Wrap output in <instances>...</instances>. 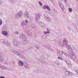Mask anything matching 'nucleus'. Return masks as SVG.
Instances as JSON below:
<instances>
[{"label": "nucleus", "instance_id": "f257e3e1", "mask_svg": "<svg viewBox=\"0 0 78 78\" xmlns=\"http://www.w3.org/2000/svg\"><path fill=\"white\" fill-rule=\"evenodd\" d=\"M41 15H42V12H39L37 14L35 19V20L36 22H37V21L40 19Z\"/></svg>", "mask_w": 78, "mask_h": 78}, {"label": "nucleus", "instance_id": "f03ea898", "mask_svg": "<svg viewBox=\"0 0 78 78\" xmlns=\"http://www.w3.org/2000/svg\"><path fill=\"white\" fill-rule=\"evenodd\" d=\"M22 16H23V12L22 11H20L15 14V17L18 19V18L21 17Z\"/></svg>", "mask_w": 78, "mask_h": 78}, {"label": "nucleus", "instance_id": "7ed1b4c3", "mask_svg": "<svg viewBox=\"0 0 78 78\" xmlns=\"http://www.w3.org/2000/svg\"><path fill=\"white\" fill-rule=\"evenodd\" d=\"M57 54L58 55H59V56H62V54H63V55H64L65 56H68V54L65 52H62V51H57Z\"/></svg>", "mask_w": 78, "mask_h": 78}, {"label": "nucleus", "instance_id": "20e7f679", "mask_svg": "<svg viewBox=\"0 0 78 78\" xmlns=\"http://www.w3.org/2000/svg\"><path fill=\"white\" fill-rule=\"evenodd\" d=\"M1 42H2V43H3L4 44H5L6 45H7V46H8L9 47L10 45V43L8 41V40H1Z\"/></svg>", "mask_w": 78, "mask_h": 78}, {"label": "nucleus", "instance_id": "39448f33", "mask_svg": "<svg viewBox=\"0 0 78 78\" xmlns=\"http://www.w3.org/2000/svg\"><path fill=\"white\" fill-rule=\"evenodd\" d=\"M11 51H12V52H13V53H14L15 54H16V55H17L19 56H20L21 58H22V55L19 53V52H18V51H16L14 50V49H11Z\"/></svg>", "mask_w": 78, "mask_h": 78}, {"label": "nucleus", "instance_id": "423d86ee", "mask_svg": "<svg viewBox=\"0 0 78 78\" xmlns=\"http://www.w3.org/2000/svg\"><path fill=\"white\" fill-rule=\"evenodd\" d=\"M68 56H66V57H68V58H69L70 59H72L73 60H75L76 59V56L74 55H70L68 54Z\"/></svg>", "mask_w": 78, "mask_h": 78}, {"label": "nucleus", "instance_id": "0eeeda50", "mask_svg": "<svg viewBox=\"0 0 78 78\" xmlns=\"http://www.w3.org/2000/svg\"><path fill=\"white\" fill-rule=\"evenodd\" d=\"M20 37L23 41H26V40H27V37L24 34H22L20 35Z\"/></svg>", "mask_w": 78, "mask_h": 78}, {"label": "nucleus", "instance_id": "6e6552de", "mask_svg": "<svg viewBox=\"0 0 78 78\" xmlns=\"http://www.w3.org/2000/svg\"><path fill=\"white\" fill-rule=\"evenodd\" d=\"M44 19L46 20L47 22H51V20H50V18L48 17V16L46 15H44Z\"/></svg>", "mask_w": 78, "mask_h": 78}, {"label": "nucleus", "instance_id": "1a4fd4ad", "mask_svg": "<svg viewBox=\"0 0 78 78\" xmlns=\"http://www.w3.org/2000/svg\"><path fill=\"white\" fill-rule=\"evenodd\" d=\"M21 25L22 26H25V25H27L28 24V20H25L23 21L21 23Z\"/></svg>", "mask_w": 78, "mask_h": 78}, {"label": "nucleus", "instance_id": "9d476101", "mask_svg": "<svg viewBox=\"0 0 78 78\" xmlns=\"http://www.w3.org/2000/svg\"><path fill=\"white\" fill-rule=\"evenodd\" d=\"M63 43L67 46L68 44V40H67V39L66 38H65L63 40Z\"/></svg>", "mask_w": 78, "mask_h": 78}, {"label": "nucleus", "instance_id": "9b49d317", "mask_svg": "<svg viewBox=\"0 0 78 78\" xmlns=\"http://www.w3.org/2000/svg\"><path fill=\"white\" fill-rule=\"evenodd\" d=\"M18 64L20 66H23V65H24V63L23 62L19 60L18 61Z\"/></svg>", "mask_w": 78, "mask_h": 78}, {"label": "nucleus", "instance_id": "f8f14e48", "mask_svg": "<svg viewBox=\"0 0 78 78\" xmlns=\"http://www.w3.org/2000/svg\"><path fill=\"white\" fill-rule=\"evenodd\" d=\"M14 44L15 46H16V47H18V46L20 45V43L17 41H14Z\"/></svg>", "mask_w": 78, "mask_h": 78}, {"label": "nucleus", "instance_id": "ddd939ff", "mask_svg": "<svg viewBox=\"0 0 78 78\" xmlns=\"http://www.w3.org/2000/svg\"><path fill=\"white\" fill-rule=\"evenodd\" d=\"M43 9H47L48 11H50V7L48 5H44V6L43 7Z\"/></svg>", "mask_w": 78, "mask_h": 78}, {"label": "nucleus", "instance_id": "4468645a", "mask_svg": "<svg viewBox=\"0 0 78 78\" xmlns=\"http://www.w3.org/2000/svg\"><path fill=\"white\" fill-rule=\"evenodd\" d=\"M64 61H65L66 62L68 65L71 66V63H70V61H69V60L68 59H66V60L64 59Z\"/></svg>", "mask_w": 78, "mask_h": 78}, {"label": "nucleus", "instance_id": "2eb2a0df", "mask_svg": "<svg viewBox=\"0 0 78 78\" xmlns=\"http://www.w3.org/2000/svg\"><path fill=\"white\" fill-rule=\"evenodd\" d=\"M39 23L40 24V25L41 26V27H45V24L42 22H40Z\"/></svg>", "mask_w": 78, "mask_h": 78}, {"label": "nucleus", "instance_id": "dca6fc26", "mask_svg": "<svg viewBox=\"0 0 78 78\" xmlns=\"http://www.w3.org/2000/svg\"><path fill=\"white\" fill-rule=\"evenodd\" d=\"M24 67L26 69H29L30 68V66L28 65V64L27 63H25L24 64Z\"/></svg>", "mask_w": 78, "mask_h": 78}, {"label": "nucleus", "instance_id": "f3484780", "mask_svg": "<svg viewBox=\"0 0 78 78\" xmlns=\"http://www.w3.org/2000/svg\"><path fill=\"white\" fill-rule=\"evenodd\" d=\"M24 14L25 17H29L30 16H29V15L28 14V12H25L24 13Z\"/></svg>", "mask_w": 78, "mask_h": 78}, {"label": "nucleus", "instance_id": "a211bd4d", "mask_svg": "<svg viewBox=\"0 0 78 78\" xmlns=\"http://www.w3.org/2000/svg\"><path fill=\"white\" fill-rule=\"evenodd\" d=\"M2 33L4 36H7L8 35V32L5 31H3Z\"/></svg>", "mask_w": 78, "mask_h": 78}, {"label": "nucleus", "instance_id": "6ab92c4d", "mask_svg": "<svg viewBox=\"0 0 78 78\" xmlns=\"http://www.w3.org/2000/svg\"><path fill=\"white\" fill-rule=\"evenodd\" d=\"M65 74L66 75H72V73L69 71H66L65 72Z\"/></svg>", "mask_w": 78, "mask_h": 78}, {"label": "nucleus", "instance_id": "aec40b11", "mask_svg": "<svg viewBox=\"0 0 78 78\" xmlns=\"http://www.w3.org/2000/svg\"><path fill=\"white\" fill-rule=\"evenodd\" d=\"M26 33L28 36H31V32H30L29 30H27L26 31Z\"/></svg>", "mask_w": 78, "mask_h": 78}, {"label": "nucleus", "instance_id": "412c9836", "mask_svg": "<svg viewBox=\"0 0 78 78\" xmlns=\"http://www.w3.org/2000/svg\"><path fill=\"white\" fill-rule=\"evenodd\" d=\"M58 43L59 44L60 46H64V45H65L64 43H64H63V42H61V41H58Z\"/></svg>", "mask_w": 78, "mask_h": 78}, {"label": "nucleus", "instance_id": "4be33fe9", "mask_svg": "<svg viewBox=\"0 0 78 78\" xmlns=\"http://www.w3.org/2000/svg\"><path fill=\"white\" fill-rule=\"evenodd\" d=\"M50 29L49 28H48L47 29V32H44V34H46L47 33H50Z\"/></svg>", "mask_w": 78, "mask_h": 78}, {"label": "nucleus", "instance_id": "5701e85b", "mask_svg": "<svg viewBox=\"0 0 78 78\" xmlns=\"http://www.w3.org/2000/svg\"><path fill=\"white\" fill-rule=\"evenodd\" d=\"M9 1L12 4H14L15 3V0H9Z\"/></svg>", "mask_w": 78, "mask_h": 78}, {"label": "nucleus", "instance_id": "b1692460", "mask_svg": "<svg viewBox=\"0 0 78 78\" xmlns=\"http://www.w3.org/2000/svg\"><path fill=\"white\" fill-rule=\"evenodd\" d=\"M67 49H68L69 51H72V48H71V47H70V46L69 45L68 46Z\"/></svg>", "mask_w": 78, "mask_h": 78}, {"label": "nucleus", "instance_id": "393cba45", "mask_svg": "<svg viewBox=\"0 0 78 78\" xmlns=\"http://www.w3.org/2000/svg\"><path fill=\"white\" fill-rule=\"evenodd\" d=\"M31 27L34 28V29H36V26H35V24H32L31 25Z\"/></svg>", "mask_w": 78, "mask_h": 78}, {"label": "nucleus", "instance_id": "a878e982", "mask_svg": "<svg viewBox=\"0 0 78 78\" xmlns=\"http://www.w3.org/2000/svg\"><path fill=\"white\" fill-rule=\"evenodd\" d=\"M70 51L69 54V56H72V55H73V51H72V50L71 51Z\"/></svg>", "mask_w": 78, "mask_h": 78}, {"label": "nucleus", "instance_id": "bb28decb", "mask_svg": "<svg viewBox=\"0 0 78 78\" xmlns=\"http://www.w3.org/2000/svg\"><path fill=\"white\" fill-rule=\"evenodd\" d=\"M61 9L64 12H66V9L64 8H63V7H61Z\"/></svg>", "mask_w": 78, "mask_h": 78}, {"label": "nucleus", "instance_id": "cd10ccee", "mask_svg": "<svg viewBox=\"0 0 78 78\" xmlns=\"http://www.w3.org/2000/svg\"><path fill=\"white\" fill-rule=\"evenodd\" d=\"M23 44H27L28 43V42L27 41V40H23Z\"/></svg>", "mask_w": 78, "mask_h": 78}, {"label": "nucleus", "instance_id": "c85d7f7f", "mask_svg": "<svg viewBox=\"0 0 78 78\" xmlns=\"http://www.w3.org/2000/svg\"><path fill=\"white\" fill-rule=\"evenodd\" d=\"M42 37L43 39H46V38H47V36H46V35L45 34H44L42 36Z\"/></svg>", "mask_w": 78, "mask_h": 78}, {"label": "nucleus", "instance_id": "c756f323", "mask_svg": "<svg viewBox=\"0 0 78 78\" xmlns=\"http://www.w3.org/2000/svg\"><path fill=\"white\" fill-rule=\"evenodd\" d=\"M3 57H0V62H3Z\"/></svg>", "mask_w": 78, "mask_h": 78}, {"label": "nucleus", "instance_id": "7c9ffc66", "mask_svg": "<svg viewBox=\"0 0 78 78\" xmlns=\"http://www.w3.org/2000/svg\"><path fill=\"white\" fill-rule=\"evenodd\" d=\"M55 64H58V65H59V64H60L59 62L58 61H55Z\"/></svg>", "mask_w": 78, "mask_h": 78}, {"label": "nucleus", "instance_id": "2f4dec72", "mask_svg": "<svg viewBox=\"0 0 78 78\" xmlns=\"http://www.w3.org/2000/svg\"><path fill=\"white\" fill-rule=\"evenodd\" d=\"M2 68L3 69H8V67H6V66H3Z\"/></svg>", "mask_w": 78, "mask_h": 78}, {"label": "nucleus", "instance_id": "473e14b6", "mask_svg": "<svg viewBox=\"0 0 78 78\" xmlns=\"http://www.w3.org/2000/svg\"><path fill=\"white\" fill-rule=\"evenodd\" d=\"M38 3L40 6H42V3L41 1H39Z\"/></svg>", "mask_w": 78, "mask_h": 78}, {"label": "nucleus", "instance_id": "72a5a7b5", "mask_svg": "<svg viewBox=\"0 0 78 78\" xmlns=\"http://www.w3.org/2000/svg\"><path fill=\"white\" fill-rule=\"evenodd\" d=\"M58 59H60V60H63V58H61L60 57H58Z\"/></svg>", "mask_w": 78, "mask_h": 78}, {"label": "nucleus", "instance_id": "f704fd0d", "mask_svg": "<svg viewBox=\"0 0 78 78\" xmlns=\"http://www.w3.org/2000/svg\"><path fill=\"white\" fill-rule=\"evenodd\" d=\"M37 60L38 61H40V62H41V61H42V59L41 58H37Z\"/></svg>", "mask_w": 78, "mask_h": 78}, {"label": "nucleus", "instance_id": "c9c22d12", "mask_svg": "<svg viewBox=\"0 0 78 78\" xmlns=\"http://www.w3.org/2000/svg\"><path fill=\"white\" fill-rule=\"evenodd\" d=\"M69 12H72V9L71 8H69Z\"/></svg>", "mask_w": 78, "mask_h": 78}, {"label": "nucleus", "instance_id": "e433bc0d", "mask_svg": "<svg viewBox=\"0 0 78 78\" xmlns=\"http://www.w3.org/2000/svg\"><path fill=\"white\" fill-rule=\"evenodd\" d=\"M2 23H2V20L1 19H0V25H2Z\"/></svg>", "mask_w": 78, "mask_h": 78}, {"label": "nucleus", "instance_id": "4c0bfd02", "mask_svg": "<svg viewBox=\"0 0 78 78\" xmlns=\"http://www.w3.org/2000/svg\"><path fill=\"white\" fill-rule=\"evenodd\" d=\"M59 5L60 6V7H61H61L62 8V7H63V8H64V6H63V5H62V4H60Z\"/></svg>", "mask_w": 78, "mask_h": 78}, {"label": "nucleus", "instance_id": "58836bf2", "mask_svg": "<svg viewBox=\"0 0 78 78\" xmlns=\"http://www.w3.org/2000/svg\"><path fill=\"white\" fill-rule=\"evenodd\" d=\"M51 16H53V17H55V14H53V13H51Z\"/></svg>", "mask_w": 78, "mask_h": 78}, {"label": "nucleus", "instance_id": "ea45409f", "mask_svg": "<svg viewBox=\"0 0 78 78\" xmlns=\"http://www.w3.org/2000/svg\"><path fill=\"white\" fill-rule=\"evenodd\" d=\"M4 64H6V65H8V62L6 61H5L4 62Z\"/></svg>", "mask_w": 78, "mask_h": 78}, {"label": "nucleus", "instance_id": "a19ab883", "mask_svg": "<svg viewBox=\"0 0 78 78\" xmlns=\"http://www.w3.org/2000/svg\"><path fill=\"white\" fill-rule=\"evenodd\" d=\"M46 49H47V50H50V47H47Z\"/></svg>", "mask_w": 78, "mask_h": 78}, {"label": "nucleus", "instance_id": "79ce46f5", "mask_svg": "<svg viewBox=\"0 0 78 78\" xmlns=\"http://www.w3.org/2000/svg\"><path fill=\"white\" fill-rule=\"evenodd\" d=\"M3 68V66L1 65L0 64V69H2Z\"/></svg>", "mask_w": 78, "mask_h": 78}, {"label": "nucleus", "instance_id": "37998d69", "mask_svg": "<svg viewBox=\"0 0 78 78\" xmlns=\"http://www.w3.org/2000/svg\"><path fill=\"white\" fill-rule=\"evenodd\" d=\"M36 48H37V49H39V48H40V46H38V47H37Z\"/></svg>", "mask_w": 78, "mask_h": 78}, {"label": "nucleus", "instance_id": "c03bdc74", "mask_svg": "<svg viewBox=\"0 0 78 78\" xmlns=\"http://www.w3.org/2000/svg\"><path fill=\"white\" fill-rule=\"evenodd\" d=\"M2 1L0 0V5H2Z\"/></svg>", "mask_w": 78, "mask_h": 78}, {"label": "nucleus", "instance_id": "a18cd8bd", "mask_svg": "<svg viewBox=\"0 0 78 78\" xmlns=\"http://www.w3.org/2000/svg\"><path fill=\"white\" fill-rule=\"evenodd\" d=\"M41 63L43 64H45V62H41Z\"/></svg>", "mask_w": 78, "mask_h": 78}, {"label": "nucleus", "instance_id": "49530a36", "mask_svg": "<svg viewBox=\"0 0 78 78\" xmlns=\"http://www.w3.org/2000/svg\"><path fill=\"white\" fill-rule=\"evenodd\" d=\"M50 50L51 51H54V50H53V49H50Z\"/></svg>", "mask_w": 78, "mask_h": 78}, {"label": "nucleus", "instance_id": "de8ad7c7", "mask_svg": "<svg viewBox=\"0 0 78 78\" xmlns=\"http://www.w3.org/2000/svg\"><path fill=\"white\" fill-rule=\"evenodd\" d=\"M15 34H19V32H15Z\"/></svg>", "mask_w": 78, "mask_h": 78}, {"label": "nucleus", "instance_id": "09e8293b", "mask_svg": "<svg viewBox=\"0 0 78 78\" xmlns=\"http://www.w3.org/2000/svg\"><path fill=\"white\" fill-rule=\"evenodd\" d=\"M0 78H5V77L3 76H1Z\"/></svg>", "mask_w": 78, "mask_h": 78}, {"label": "nucleus", "instance_id": "8fccbe9b", "mask_svg": "<svg viewBox=\"0 0 78 78\" xmlns=\"http://www.w3.org/2000/svg\"><path fill=\"white\" fill-rule=\"evenodd\" d=\"M73 25L74 27H76V24L75 23L73 24Z\"/></svg>", "mask_w": 78, "mask_h": 78}, {"label": "nucleus", "instance_id": "3c124183", "mask_svg": "<svg viewBox=\"0 0 78 78\" xmlns=\"http://www.w3.org/2000/svg\"><path fill=\"white\" fill-rule=\"evenodd\" d=\"M1 57H2V55L0 54V58H1Z\"/></svg>", "mask_w": 78, "mask_h": 78}, {"label": "nucleus", "instance_id": "603ef678", "mask_svg": "<svg viewBox=\"0 0 78 78\" xmlns=\"http://www.w3.org/2000/svg\"><path fill=\"white\" fill-rule=\"evenodd\" d=\"M44 47L45 48H46V49H47V47H46V46H44Z\"/></svg>", "mask_w": 78, "mask_h": 78}, {"label": "nucleus", "instance_id": "864d4df0", "mask_svg": "<svg viewBox=\"0 0 78 78\" xmlns=\"http://www.w3.org/2000/svg\"><path fill=\"white\" fill-rule=\"evenodd\" d=\"M77 75H78V72H77Z\"/></svg>", "mask_w": 78, "mask_h": 78}, {"label": "nucleus", "instance_id": "5fc2aeb1", "mask_svg": "<svg viewBox=\"0 0 78 78\" xmlns=\"http://www.w3.org/2000/svg\"><path fill=\"white\" fill-rule=\"evenodd\" d=\"M59 3H60V2H58V3H59Z\"/></svg>", "mask_w": 78, "mask_h": 78}, {"label": "nucleus", "instance_id": "6e6d98bb", "mask_svg": "<svg viewBox=\"0 0 78 78\" xmlns=\"http://www.w3.org/2000/svg\"><path fill=\"white\" fill-rule=\"evenodd\" d=\"M77 1H78V0H76Z\"/></svg>", "mask_w": 78, "mask_h": 78}]
</instances>
